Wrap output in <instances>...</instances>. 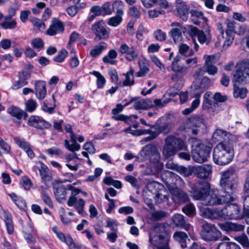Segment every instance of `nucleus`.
I'll list each match as a JSON object with an SVG mask.
<instances>
[{"instance_id": "obj_1", "label": "nucleus", "mask_w": 249, "mask_h": 249, "mask_svg": "<svg viewBox=\"0 0 249 249\" xmlns=\"http://www.w3.org/2000/svg\"><path fill=\"white\" fill-rule=\"evenodd\" d=\"M220 184L224 192L230 196L237 197L236 192L238 185L237 169L234 167H230L222 174Z\"/></svg>"}, {"instance_id": "obj_2", "label": "nucleus", "mask_w": 249, "mask_h": 249, "mask_svg": "<svg viewBox=\"0 0 249 249\" xmlns=\"http://www.w3.org/2000/svg\"><path fill=\"white\" fill-rule=\"evenodd\" d=\"M187 148V145L181 138L169 135L164 140L162 153L164 158L168 159L174 156L178 151H186Z\"/></svg>"}, {"instance_id": "obj_3", "label": "nucleus", "mask_w": 249, "mask_h": 249, "mask_svg": "<svg viewBox=\"0 0 249 249\" xmlns=\"http://www.w3.org/2000/svg\"><path fill=\"white\" fill-rule=\"evenodd\" d=\"M169 238V227L167 223H156L152 227L149 241L157 248L168 244Z\"/></svg>"}, {"instance_id": "obj_4", "label": "nucleus", "mask_w": 249, "mask_h": 249, "mask_svg": "<svg viewBox=\"0 0 249 249\" xmlns=\"http://www.w3.org/2000/svg\"><path fill=\"white\" fill-rule=\"evenodd\" d=\"M233 155V149L226 143L221 142L214 148L213 161L220 165H226L232 160Z\"/></svg>"}, {"instance_id": "obj_5", "label": "nucleus", "mask_w": 249, "mask_h": 249, "mask_svg": "<svg viewBox=\"0 0 249 249\" xmlns=\"http://www.w3.org/2000/svg\"><path fill=\"white\" fill-rule=\"evenodd\" d=\"M235 69L232 73V83L241 86L249 84V60L245 59L238 63Z\"/></svg>"}, {"instance_id": "obj_6", "label": "nucleus", "mask_w": 249, "mask_h": 249, "mask_svg": "<svg viewBox=\"0 0 249 249\" xmlns=\"http://www.w3.org/2000/svg\"><path fill=\"white\" fill-rule=\"evenodd\" d=\"M234 200L233 196H230L224 192L223 194H220L217 190H210L203 204L206 206H215L228 204Z\"/></svg>"}, {"instance_id": "obj_7", "label": "nucleus", "mask_w": 249, "mask_h": 249, "mask_svg": "<svg viewBox=\"0 0 249 249\" xmlns=\"http://www.w3.org/2000/svg\"><path fill=\"white\" fill-rule=\"evenodd\" d=\"M211 189L210 184L207 181H200L194 184L191 188V195L195 200H200L204 202Z\"/></svg>"}, {"instance_id": "obj_8", "label": "nucleus", "mask_w": 249, "mask_h": 249, "mask_svg": "<svg viewBox=\"0 0 249 249\" xmlns=\"http://www.w3.org/2000/svg\"><path fill=\"white\" fill-rule=\"evenodd\" d=\"M211 151L210 146L201 143H197L192 150V157L195 161L202 163L207 160Z\"/></svg>"}, {"instance_id": "obj_9", "label": "nucleus", "mask_w": 249, "mask_h": 249, "mask_svg": "<svg viewBox=\"0 0 249 249\" xmlns=\"http://www.w3.org/2000/svg\"><path fill=\"white\" fill-rule=\"evenodd\" d=\"M221 236V232L214 225L206 223L202 225L201 231L202 239L208 241H215Z\"/></svg>"}, {"instance_id": "obj_10", "label": "nucleus", "mask_w": 249, "mask_h": 249, "mask_svg": "<svg viewBox=\"0 0 249 249\" xmlns=\"http://www.w3.org/2000/svg\"><path fill=\"white\" fill-rule=\"evenodd\" d=\"M91 30L95 35V40L107 39L109 36L110 29L107 26L103 20L94 23L91 26Z\"/></svg>"}, {"instance_id": "obj_11", "label": "nucleus", "mask_w": 249, "mask_h": 249, "mask_svg": "<svg viewBox=\"0 0 249 249\" xmlns=\"http://www.w3.org/2000/svg\"><path fill=\"white\" fill-rule=\"evenodd\" d=\"M140 154L144 159L149 160L153 162H157L160 160V153L157 147L152 143L145 145Z\"/></svg>"}, {"instance_id": "obj_12", "label": "nucleus", "mask_w": 249, "mask_h": 249, "mask_svg": "<svg viewBox=\"0 0 249 249\" xmlns=\"http://www.w3.org/2000/svg\"><path fill=\"white\" fill-rule=\"evenodd\" d=\"M200 215L212 220L225 218V208L221 210L217 209L201 207L199 208Z\"/></svg>"}, {"instance_id": "obj_13", "label": "nucleus", "mask_w": 249, "mask_h": 249, "mask_svg": "<svg viewBox=\"0 0 249 249\" xmlns=\"http://www.w3.org/2000/svg\"><path fill=\"white\" fill-rule=\"evenodd\" d=\"M27 124L30 126L41 130L48 129L52 126L50 123L46 121L41 117L36 115L31 116L28 119Z\"/></svg>"}, {"instance_id": "obj_14", "label": "nucleus", "mask_w": 249, "mask_h": 249, "mask_svg": "<svg viewBox=\"0 0 249 249\" xmlns=\"http://www.w3.org/2000/svg\"><path fill=\"white\" fill-rule=\"evenodd\" d=\"M170 192L174 202L181 204L187 203L190 200L188 194L178 187L171 188Z\"/></svg>"}, {"instance_id": "obj_15", "label": "nucleus", "mask_w": 249, "mask_h": 249, "mask_svg": "<svg viewBox=\"0 0 249 249\" xmlns=\"http://www.w3.org/2000/svg\"><path fill=\"white\" fill-rule=\"evenodd\" d=\"M227 216L230 219H239L243 218V213L238 205L231 204L227 207Z\"/></svg>"}, {"instance_id": "obj_16", "label": "nucleus", "mask_w": 249, "mask_h": 249, "mask_svg": "<svg viewBox=\"0 0 249 249\" xmlns=\"http://www.w3.org/2000/svg\"><path fill=\"white\" fill-rule=\"evenodd\" d=\"M8 112L13 117H15L17 120L15 121V123L20 125L21 120L23 117L24 120H26L28 115L26 111L21 110L19 108L12 106L8 108Z\"/></svg>"}, {"instance_id": "obj_17", "label": "nucleus", "mask_w": 249, "mask_h": 249, "mask_svg": "<svg viewBox=\"0 0 249 249\" xmlns=\"http://www.w3.org/2000/svg\"><path fill=\"white\" fill-rule=\"evenodd\" d=\"M176 9L180 18L183 21H186L189 14L190 7L186 4L182 0H176Z\"/></svg>"}, {"instance_id": "obj_18", "label": "nucleus", "mask_w": 249, "mask_h": 249, "mask_svg": "<svg viewBox=\"0 0 249 249\" xmlns=\"http://www.w3.org/2000/svg\"><path fill=\"white\" fill-rule=\"evenodd\" d=\"M110 2H105L102 6L95 5L92 6L90 10L91 13H96L98 16H105L109 15L112 13Z\"/></svg>"}, {"instance_id": "obj_19", "label": "nucleus", "mask_w": 249, "mask_h": 249, "mask_svg": "<svg viewBox=\"0 0 249 249\" xmlns=\"http://www.w3.org/2000/svg\"><path fill=\"white\" fill-rule=\"evenodd\" d=\"M193 171L198 178H206L212 172V167L208 164L193 167Z\"/></svg>"}, {"instance_id": "obj_20", "label": "nucleus", "mask_w": 249, "mask_h": 249, "mask_svg": "<svg viewBox=\"0 0 249 249\" xmlns=\"http://www.w3.org/2000/svg\"><path fill=\"white\" fill-rule=\"evenodd\" d=\"M218 225L222 230L227 232L242 231L245 229L244 225L230 222H226L224 223L219 224Z\"/></svg>"}, {"instance_id": "obj_21", "label": "nucleus", "mask_w": 249, "mask_h": 249, "mask_svg": "<svg viewBox=\"0 0 249 249\" xmlns=\"http://www.w3.org/2000/svg\"><path fill=\"white\" fill-rule=\"evenodd\" d=\"M64 30V26L63 22L56 18H53L52 23L47 30L46 33L50 36H54L57 32H63Z\"/></svg>"}, {"instance_id": "obj_22", "label": "nucleus", "mask_w": 249, "mask_h": 249, "mask_svg": "<svg viewBox=\"0 0 249 249\" xmlns=\"http://www.w3.org/2000/svg\"><path fill=\"white\" fill-rule=\"evenodd\" d=\"M172 220L175 225L178 228L188 231L190 225L185 219L184 216L180 214H176L172 217Z\"/></svg>"}, {"instance_id": "obj_23", "label": "nucleus", "mask_w": 249, "mask_h": 249, "mask_svg": "<svg viewBox=\"0 0 249 249\" xmlns=\"http://www.w3.org/2000/svg\"><path fill=\"white\" fill-rule=\"evenodd\" d=\"M46 87V85L45 81L42 80L36 81L35 92L38 99L43 100L45 98L47 94Z\"/></svg>"}, {"instance_id": "obj_24", "label": "nucleus", "mask_w": 249, "mask_h": 249, "mask_svg": "<svg viewBox=\"0 0 249 249\" xmlns=\"http://www.w3.org/2000/svg\"><path fill=\"white\" fill-rule=\"evenodd\" d=\"M31 76V73L28 71H22L18 73V80L16 81L13 86V89H18L27 85V80Z\"/></svg>"}, {"instance_id": "obj_25", "label": "nucleus", "mask_w": 249, "mask_h": 249, "mask_svg": "<svg viewBox=\"0 0 249 249\" xmlns=\"http://www.w3.org/2000/svg\"><path fill=\"white\" fill-rule=\"evenodd\" d=\"M210 84L211 80L207 77H204L200 82L195 84L194 86L197 93V96L200 97L201 94L210 87Z\"/></svg>"}, {"instance_id": "obj_26", "label": "nucleus", "mask_w": 249, "mask_h": 249, "mask_svg": "<svg viewBox=\"0 0 249 249\" xmlns=\"http://www.w3.org/2000/svg\"><path fill=\"white\" fill-rule=\"evenodd\" d=\"M181 57L179 55L176 56L173 61L171 65V70L176 72L184 75L187 73V68L180 64Z\"/></svg>"}, {"instance_id": "obj_27", "label": "nucleus", "mask_w": 249, "mask_h": 249, "mask_svg": "<svg viewBox=\"0 0 249 249\" xmlns=\"http://www.w3.org/2000/svg\"><path fill=\"white\" fill-rule=\"evenodd\" d=\"M71 134V141L72 144H70L68 140H65L64 141L65 147L71 152L78 151L80 149V145L76 142V137L75 135L73 133V131Z\"/></svg>"}, {"instance_id": "obj_28", "label": "nucleus", "mask_w": 249, "mask_h": 249, "mask_svg": "<svg viewBox=\"0 0 249 249\" xmlns=\"http://www.w3.org/2000/svg\"><path fill=\"white\" fill-rule=\"evenodd\" d=\"M124 108V106L121 104H118L116 107L112 110V114L113 115L112 117V119L115 120L123 121L125 122L129 118V117L126 116L123 114H119V113L121 112Z\"/></svg>"}, {"instance_id": "obj_29", "label": "nucleus", "mask_w": 249, "mask_h": 249, "mask_svg": "<svg viewBox=\"0 0 249 249\" xmlns=\"http://www.w3.org/2000/svg\"><path fill=\"white\" fill-rule=\"evenodd\" d=\"M153 107L152 101L149 99L140 100L134 104V107L136 110L147 109Z\"/></svg>"}, {"instance_id": "obj_30", "label": "nucleus", "mask_w": 249, "mask_h": 249, "mask_svg": "<svg viewBox=\"0 0 249 249\" xmlns=\"http://www.w3.org/2000/svg\"><path fill=\"white\" fill-rule=\"evenodd\" d=\"M189 33L190 35L192 36H197L199 42L201 44H203L207 41L208 39L204 33L196 27H192Z\"/></svg>"}, {"instance_id": "obj_31", "label": "nucleus", "mask_w": 249, "mask_h": 249, "mask_svg": "<svg viewBox=\"0 0 249 249\" xmlns=\"http://www.w3.org/2000/svg\"><path fill=\"white\" fill-rule=\"evenodd\" d=\"M54 194L57 201L61 202L62 200L66 199V189L62 185H59L57 187L53 186Z\"/></svg>"}, {"instance_id": "obj_32", "label": "nucleus", "mask_w": 249, "mask_h": 249, "mask_svg": "<svg viewBox=\"0 0 249 249\" xmlns=\"http://www.w3.org/2000/svg\"><path fill=\"white\" fill-rule=\"evenodd\" d=\"M240 85H241L238 84H233V96L236 98L240 97L244 99L247 96L248 90L246 88L239 87Z\"/></svg>"}, {"instance_id": "obj_33", "label": "nucleus", "mask_w": 249, "mask_h": 249, "mask_svg": "<svg viewBox=\"0 0 249 249\" xmlns=\"http://www.w3.org/2000/svg\"><path fill=\"white\" fill-rule=\"evenodd\" d=\"M155 125H156L155 129L156 133L157 134V136L160 133H163L164 135L168 134L172 129V125L170 123H165L161 125H158L156 123Z\"/></svg>"}, {"instance_id": "obj_34", "label": "nucleus", "mask_w": 249, "mask_h": 249, "mask_svg": "<svg viewBox=\"0 0 249 249\" xmlns=\"http://www.w3.org/2000/svg\"><path fill=\"white\" fill-rule=\"evenodd\" d=\"M186 31L185 27L173 28L169 32V34L173 38L175 42L176 43L181 38L182 33H185Z\"/></svg>"}, {"instance_id": "obj_35", "label": "nucleus", "mask_w": 249, "mask_h": 249, "mask_svg": "<svg viewBox=\"0 0 249 249\" xmlns=\"http://www.w3.org/2000/svg\"><path fill=\"white\" fill-rule=\"evenodd\" d=\"M203 67L206 71L210 75H214L217 71V68L213 64L210 56L206 59Z\"/></svg>"}, {"instance_id": "obj_36", "label": "nucleus", "mask_w": 249, "mask_h": 249, "mask_svg": "<svg viewBox=\"0 0 249 249\" xmlns=\"http://www.w3.org/2000/svg\"><path fill=\"white\" fill-rule=\"evenodd\" d=\"M9 196L16 205L21 210H24L26 207L25 201L20 197L18 196L15 193L9 194Z\"/></svg>"}, {"instance_id": "obj_37", "label": "nucleus", "mask_w": 249, "mask_h": 249, "mask_svg": "<svg viewBox=\"0 0 249 249\" xmlns=\"http://www.w3.org/2000/svg\"><path fill=\"white\" fill-rule=\"evenodd\" d=\"M140 71L136 73L137 77L144 76L149 71L147 67V62L145 60H142L139 61Z\"/></svg>"}, {"instance_id": "obj_38", "label": "nucleus", "mask_w": 249, "mask_h": 249, "mask_svg": "<svg viewBox=\"0 0 249 249\" xmlns=\"http://www.w3.org/2000/svg\"><path fill=\"white\" fill-rule=\"evenodd\" d=\"M216 249H241L240 246L234 242H222L219 244Z\"/></svg>"}, {"instance_id": "obj_39", "label": "nucleus", "mask_w": 249, "mask_h": 249, "mask_svg": "<svg viewBox=\"0 0 249 249\" xmlns=\"http://www.w3.org/2000/svg\"><path fill=\"white\" fill-rule=\"evenodd\" d=\"M107 46L106 43L101 42L98 45L95 46L94 48L91 50L90 52V55L94 57L98 56L104 49L107 48Z\"/></svg>"}, {"instance_id": "obj_40", "label": "nucleus", "mask_w": 249, "mask_h": 249, "mask_svg": "<svg viewBox=\"0 0 249 249\" xmlns=\"http://www.w3.org/2000/svg\"><path fill=\"white\" fill-rule=\"evenodd\" d=\"M123 2L121 0L115 1L111 5L112 12L116 10V15L120 16H122L123 15Z\"/></svg>"}, {"instance_id": "obj_41", "label": "nucleus", "mask_w": 249, "mask_h": 249, "mask_svg": "<svg viewBox=\"0 0 249 249\" xmlns=\"http://www.w3.org/2000/svg\"><path fill=\"white\" fill-rule=\"evenodd\" d=\"M50 101L53 103V106L48 107V105H51V104L48 103V101L46 100L43 102V105L42 107V109L45 112L52 114L54 112V109L56 107V105L55 104V100L54 98V95L53 94L52 95V98L50 100Z\"/></svg>"}, {"instance_id": "obj_42", "label": "nucleus", "mask_w": 249, "mask_h": 249, "mask_svg": "<svg viewBox=\"0 0 249 249\" xmlns=\"http://www.w3.org/2000/svg\"><path fill=\"white\" fill-rule=\"evenodd\" d=\"M182 212L190 217H193L196 214V208L192 203L187 204L182 209Z\"/></svg>"}, {"instance_id": "obj_43", "label": "nucleus", "mask_w": 249, "mask_h": 249, "mask_svg": "<svg viewBox=\"0 0 249 249\" xmlns=\"http://www.w3.org/2000/svg\"><path fill=\"white\" fill-rule=\"evenodd\" d=\"M179 52L181 55L185 57L193 55L194 51L192 49H190L189 47L185 44H182L179 47Z\"/></svg>"}, {"instance_id": "obj_44", "label": "nucleus", "mask_w": 249, "mask_h": 249, "mask_svg": "<svg viewBox=\"0 0 249 249\" xmlns=\"http://www.w3.org/2000/svg\"><path fill=\"white\" fill-rule=\"evenodd\" d=\"M90 74H92L95 76L97 78V86L98 88H103L105 83L106 79L98 71H93L92 72H90Z\"/></svg>"}, {"instance_id": "obj_45", "label": "nucleus", "mask_w": 249, "mask_h": 249, "mask_svg": "<svg viewBox=\"0 0 249 249\" xmlns=\"http://www.w3.org/2000/svg\"><path fill=\"white\" fill-rule=\"evenodd\" d=\"M41 194L44 202L49 207H53V204L47 191V188L41 186Z\"/></svg>"}, {"instance_id": "obj_46", "label": "nucleus", "mask_w": 249, "mask_h": 249, "mask_svg": "<svg viewBox=\"0 0 249 249\" xmlns=\"http://www.w3.org/2000/svg\"><path fill=\"white\" fill-rule=\"evenodd\" d=\"M138 56V53L136 48L133 47H129V51L126 53V59L129 61H132L136 59Z\"/></svg>"}, {"instance_id": "obj_47", "label": "nucleus", "mask_w": 249, "mask_h": 249, "mask_svg": "<svg viewBox=\"0 0 249 249\" xmlns=\"http://www.w3.org/2000/svg\"><path fill=\"white\" fill-rule=\"evenodd\" d=\"M122 16L116 15L115 16L110 18L108 20V25L114 27L118 26L122 21Z\"/></svg>"}, {"instance_id": "obj_48", "label": "nucleus", "mask_w": 249, "mask_h": 249, "mask_svg": "<svg viewBox=\"0 0 249 249\" xmlns=\"http://www.w3.org/2000/svg\"><path fill=\"white\" fill-rule=\"evenodd\" d=\"M26 110L27 111L32 112L35 111L37 106V103L33 99L27 100L25 103Z\"/></svg>"}, {"instance_id": "obj_49", "label": "nucleus", "mask_w": 249, "mask_h": 249, "mask_svg": "<svg viewBox=\"0 0 249 249\" xmlns=\"http://www.w3.org/2000/svg\"><path fill=\"white\" fill-rule=\"evenodd\" d=\"M189 122L193 126L199 127L203 122V119L199 115H196L189 119Z\"/></svg>"}, {"instance_id": "obj_50", "label": "nucleus", "mask_w": 249, "mask_h": 249, "mask_svg": "<svg viewBox=\"0 0 249 249\" xmlns=\"http://www.w3.org/2000/svg\"><path fill=\"white\" fill-rule=\"evenodd\" d=\"M17 23L15 20L12 21H5L1 23L0 25L4 29H14L16 28Z\"/></svg>"}, {"instance_id": "obj_51", "label": "nucleus", "mask_w": 249, "mask_h": 249, "mask_svg": "<svg viewBox=\"0 0 249 249\" xmlns=\"http://www.w3.org/2000/svg\"><path fill=\"white\" fill-rule=\"evenodd\" d=\"M4 221L8 233L9 234H13L14 231V228L12 218L6 216L5 218Z\"/></svg>"}, {"instance_id": "obj_52", "label": "nucleus", "mask_w": 249, "mask_h": 249, "mask_svg": "<svg viewBox=\"0 0 249 249\" xmlns=\"http://www.w3.org/2000/svg\"><path fill=\"white\" fill-rule=\"evenodd\" d=\"M174 174L171 172L166 171L163 174H161V178L163 182L167 185H170L171 180L173 179V177Z\"/></svg>"}, {"instance_id": "obj_53", "label": "nucleus", "mask_w": 249, "mask_h": 249, "mask_svg": "<svg viewBox=\"0 0 249 249\" xmlns=\"http://www.w3.org/2000/svg\"><path fill=\"white\" fill-rule=\"evenodd\" d=\"M167 216V213L162 211H156L152 213V216L155 221L161 220Z\"/></svg>"}, {"instance_id": "obj_54", "label": "nucleus", "mask_w": 249, "mask_h": 249, "mask_svg": "<svg viewBox=\"0 0 249 249\" xmlns=\"http://www.w3.org/2000/svg\"><path fill=\"white\" fill-rule=\"evenodd\" d=\"M68 54V52L65 49L60 51L57 55L53 58V60L56 62H62Z\"/></svg>"}, {"instance_id": "obj_55", "label": "nucleus", "mask_w": 249, "mask_h": 249, "mask_svg": "<svg viewBox=\"0 0 249 249\" xmlns=\"http://www.w3.org/2000/svg\"><path fill=\"white\" fill-rule=\"evenodd\" d=\"M31 43L34 48L41 50L44 47V43L40 38H35L32 39Z\"/></svg>"}, {"instance_id": "obj_56", "label": "nucleus", "mask_w": 249, "mask_h": 249, "mask_svg": "<svg viewBox=\"0 0 249 249\" xmlns=\"http://www.w3.org/2000/svg\"><path fill=\"white\" fill-rule=\"evenodd\" d=\"M236 239L244 247H249V240L246 234H243L239 236L236 237Z\"/></svg>"}, {"instance_id": "obj_57", "label": "nucleus", "mask_w": 249, "mask_h": 249, "mask_svg": "<svg viewBox=\"0 0 249 249\" xmlns=\"http://www.w3.org/2000/svg\"><path fill=\"white\" fill-rule=\"evenodd\" d=\"M190 14L191 16L194 18H196L198 19H201L206 22L208 21L207 18L204 16L203 12L201 11L192 10L190 11Z\"/></svg>"}, {"instance_id": "obj_58", "label": "nucleus", "mask_w": 249, "mask_h": 249, "mask_svg": "<svg viewBox=\"0 0 249 249\" xmlns=\"http://www.w3.org/2000/svg\"><path fill=\"white\" fill-rule=\"evenodd\" d=\"M174 238L178 242H181L188 238L187 234L182 231H177L174 233Z\"/></svg>"}, {"instance_id": "obj_59", "label": "nucleus", "mask_w": 249, "mask_h": 249, "mask_svg": "<svg viewBox=\"0 0 249 249\" xmlns=\"http://www.w3.org/2000/svg\"><path fill=\"white\" fill-rule=\"evenodd\" d=\"M14 140L16 143L23 150L26 148V147L30 145L27 142L22 138L17 137L14 138Z\"/></svg>"}, {"instance_id": "obj_60", "label": "nucleus", "mask_w": 249, "mask_h": 249, "mask_svg": "<svg viewBox=\"0 0 249 249\" xmlns=\"http://www.w3.org/2000/svg\"><path fill=\"white\" fill-rule=\"evenodd\" d=\"M154 37L156 40L163 41L166 39V35L165 33L160 29H158L154 32Z\"/></svg>"}, {"instance_id": "obj_61", "label": "nucleus", "mask_w": 249, "mask_h": 249, "mask_svg": "<svg viewBox=\"0 0 249 249\" xmlns=\"http://www.w3.org/2000/svg\"><path fill=\"white\" fill-rule=\"evenodd\" d=\"M39 163L40 164V167L38 168V170L40 175L41 178L44 179L47 177L49 170L47 166L41 161H39Z\"/></svg>"}, {"instance_id": "obj_62", "label": "nucleus", "mask_w": 249, "mask_h": 249, "mask_svg": "<svg viewBox=\"0 0 249 249\" xmlns=\"http://www.w3.org/2000/svg\"><path fill=\"white\" fill-rule=\"evenodd\" d=\"M227 132L222 129H217L213 133V139L218 140L219 138H223L224 136H227Z\"/></svg>"}, {"instance_id": "obj_63", "label": "nucleus", "mask_w": 249, "mask_h": 249, "mask_svg": "<svg viewBox=\"0 0 249 249\" xmlns=\"http://www.w3.org/2000/svg\"><path fill=\"white\" fill-rule=\"evenodd\" d=\"M226 37L223 45V47H225V46L229 47L232 44L234 40V34L229 33L226 34Z\"/></svg>"}, {"instance_id": "obj_64", "label": "nucleus", "mask_w": 249, "mask_h": 249, "mask_svg": "<svg viewBox=\"0 0 249 249\" xmlns=\"http://www.w3.org/2000/svg\"><path fill=\"white\" fill-rule=\"evenodd\" d=\"M83 148L88 151L90 154H94L95 151V148L91 142H87L83 146Z\"/></svg>"}]
</instances>
